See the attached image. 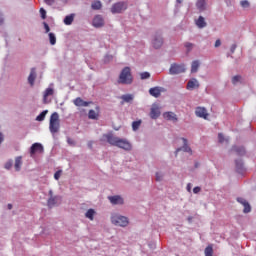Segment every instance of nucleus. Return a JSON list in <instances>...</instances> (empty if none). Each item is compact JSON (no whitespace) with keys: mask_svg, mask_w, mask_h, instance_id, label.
<instances>
[{"mask_svg":"<svg viewBox=\"0 0 256 256\" xmlns=\"http://www.w3.org/2000/svg\"><path fill=\"white\" fill-rule=\"evenodd\" d=\"M103 138L107 140L112 146L121 148L122 150L131 151V144L128 140L121 139L120 137H115L112 134H104Z\"/></svg>","mask_w":256,"mask_h":256,"instance_id":"1","label":"nucleus"},{"mask_svg":"<svg viewBox=\"0 0 256 256\" xmlns=\"http://www.w3.org/2000/svg\"><path fill=\"white\" fill-rule=\"evenodd\" d=\"M118 83L122 85H131L133 83V75H131V69L129 67L122 69L118 77Z\"/></svg>","mask_w":256,"mask_h":256,"instance_id":"2","label":"nucleus"},{"mask_svg":"<svg viewBox=\"0 0 256 256\" xmlns=\"http://www.w3.org/2000/svg\"><path fill=\"white\" fill-rule=\"evenodd\" d=\"M50 133L55 134L59 132L60 123H59V114L58 112H53L50 117Z\"/></svg>","mask_w":256,"mask_h":256,"instance_id":"3","label":"nucleus"},{"mask_svg":"<svg viewBox=\"0 0 256 256\" xmlns=\"http://www.w3.org/2000/svg\"><path fill=\"white\" fill-rule=\"evenodd\" d=\"M111 222L113 225L118 227H127L129 224L128 218L121 216L120 214H113L111 217Z\"/></svg>","mask_w":256,"mask_h":256,"instance_id":"4","label":"nucleus"},{"mask_svg":"<svg viewBox=\"0 0 256 256\" xmlns=\"http://www.w3.org/2000/svg\"><path fill=\"white\" fill-rule=\"evenodd\" d=\"M48 195H50V198L47 200V206L48 208H53L61 203V197L60 196H54L53 190H50L48 192Z\"/></svg>","mask_w":256,"mask_h":256,"instance_id":"5","label":"nucleus"},{"mask_svg":"<svg viewBox=\"0 0 256 256\" xmlns=\"http://www.w3.org/2000/svg\"><path fill=\"white\" fill-rule=\"evenodd\" d=\"M186 71L184 64H172L171 68H169V74L171 75H177L182 74Z\"/></svg>","mask_w":256,"mask_h":256,"instance_id":"6","label":"nucleus"},{"mask_svg":"<svg viewBox=\"0 0 256 256\" xmlns=\"http://www.w3.org/2000/svg\"><path fill=\"white\" fill-rule=\"evenodd\" d=\"M128 8L125 2H117L115 5L112 6L111 12L112 14H120L124 12Z\"/></svg>","mask_w":256,"mask_h":256,"instance_id":"7","label":"nucleus"},{"mask_svg":"<svg viewBox=\"0 0 256 256\" xmlns=\"http://www.w3.org/2000/svg\"><path fill=\"white\" fill-rule=\"evenodd\" d=\"M152 45L154 49H161L163 45V38L160 33H155V35L153 36Z\"/></svg>","mask_w":256,"mask_h":256,"instance_id":"8","label":"nucleus"},{"mask_svg":"<svg viewBox=\"0 0 256 256\" xmlns=\"http://www.w3.org/2000/svg\"><path fill=\"white\" fill-rule=\"evenodd\" d=\"M44 152V146L40 143H34L32 144V147H30V156H34L35 154L43 153Z\"/></svg>","mask_w":256,"mask_h":256,"instance_id":"9","label":"nucleus"},{"mask_svg":"<svg viewBox=\"0 0 256 256\" xmlns=\"http://www.w3.org/2000/svg\"><path fill=\"white\" fill-rule=\"evenodd\" d=\"M195 114L197 117L204 118V119H207L209 116L207 109H205L203 107H197L195 110Z\"/></svg>","mask_w":256,"mask_h":256,"instance_id":"10","label":"nucleus"},{"mask_svg":"<svg viewBox=\"0 0 256 256\" xmlns=\"http://www.w3.org/2000/svg\"><path fill=\"white\" fill-rule=\"evenodd\" d=\"M73 103L76 107H88V105L91 104L92 102H87V101H84L81 97H77L73 101Z\"/></svg>","mask_w":256,"mask_h":256,"instance_id":"11","label":"nucleus"},{"mask_svg":"<svg viewBox=\"0 0 256 256\" xmlns=\"http://www.w3.org/2000/svg\"><path fill=\"white\" fill-rule=\"evenodd\" d=\"M100 116V107H96L95 110H89L88 112V118L92 120H98V117Z\"/></svg>","mask_w":256,"mask_h":256,"instance_id":"12","label":"nucleus"},{"mask_svg":"<svg viewBox=\"0 0 256 256\" xmlns=\"http://www.w3.org/2000/svg\"><path fill=\"white\" fill-rule=\"evenodd\" d=\"M110 200L111 204L113 205H123L124 204V199L120 196H110L108 197Z\"/></svg>","mask_w":256,"mask_h":256,"instance_id":"13","label":"nucleus"},{"mask_svg":"<svg viewBox=\"0 0 256 256\" xmlns=\"http://www.w3.org/2000/svg\"><path fill=\"white\" fill-rule=\"evenodd\" d=\"M103 25H104L103 17L101 15L94 16L93 26L96 28H100V27H103Z\"/></svg>","mask_w":256,"mask_h":256,"instance_id":"14","label":"nucleus"},{"mask_svg":"<svg viewBox=\"0 0 256 256\" xmlns=\"http://www.w3.org/2000/svg\"><path fill=\"white\" fill-rule=\"evenodd\" d=\"M161 115V111L157 105H153L150 111V118L157 119Z\"/></svg>","mask_w":256,"mask_h":256,"instance_id":"15","label":"nucleus"},{"mask_svg":"<svg viewBox=\"0 0 256 256\" xmlns=\"http://www.w3.org/2000/svg\"><path fill=\"white\" fill-rule=\"evenodd\" d=\"M37 74H36V69L32 68V70H30V74L28 76V82L30 86L35 85V80H36Z\"/></svg>","mask_w":256,"mask_h":256,"instance_id":"16","label":"nucleus"},{"mask_svg":"<svg viewBox=\"0 0 256 256\" xmlns=\"http://www.w3.org/2000/svg\"><path fill=\"white\" fill-rule=\"evenodd\" d=\"M195 88H199V82L195 78L187 82V90H193Z\"/></svg>","mask_w":256,"mask_h":256,"instance_id":"17","label":"nucleus"},{"mask_svg":"<svg viewBox=\"0 0 256 256\" xmlns=\"http://www.w3.org/2000/svg\"><path fill=\"white\" fill-rule=\"evenodd\" d=\"M149 94H150V96H153L154 98H158L159 96H161V88H159V87L150 88Z\"/></svg>","mask_w":256,"mask_h":256,"instance_id":"18","label":"nucleus"},{"mask_svg":"<svg viewBox=\"0 0 256 256\" xmlns=\"http://www.w3.org/2000/svg\"><path fill=\"white\" fill-rule=\"evenodd\" d=\"M53 95H54V89L53 88H47L46 90H44L43 103L46 104L47 103V97L53 96Z\"/></svg>","mask_w":256,"mask_h":256,"instance_id":"19","label":"nucleus"},{"mask_svg":"<svg viewBox=\"0 0 256 256\" xmlns=\"http://www.w3.org/2000/svg\"><path fill=\"white\" fill-rule=\"evenodd\" d=\"M163 118L167 121H177V117L173 112H166L163 114Z\"/></svg>","mask_w":256,"mask_h":256,"instance_id":"20","label":"nucleus"},{"mask_svg":"<svg viewBox=\"0 0 256 256\" xmlns=\"http://www.w3.org/2000/svg\"><path fill=\"white\" fill-rule=\"evenodd\" d=\"M196 26L200 29H203L207 27V22H205V19L203 16H199V19L196 20Z\"/></svg>","mask_w":256,"mask_h":256,"instance_id":"21","label":"nucleus"},{"mask_svg":"<svg viewBox=\"0 0 256 256\" xmlns=\"http://www.w3.org/2000/svg\"><path fill=\"white\" fill-rule=\"evenodd\" d=\"M182 140H183V147L178 148L176 152H179L182 150L191 154L192 151H191V148L187 145V140L185 138H182Z\"/></svg>","mask_w":256,"mask_h":256,"instance_id":"22","label":"nucleus"},{"mask_svg":"<svg viewBox=\"0 0 256 256\" xmlns=\"http://www.w3.org/2000/svg\"><path fill=\"white\" fill-rule=\"evenodd\" d=\"M22 157L21 156H18L15 158V171H20L21 170V167H22Z\"/></svg>","mask_w":256,"mask_h":256,"instance_id":"23","label":"nucleus"},{"mask_svg":"<svg viewBox=\"0 0 256 256\" xmlns=\"http://www.w3.org/2000/svg\"><path fill=\"white\" fill-rule=\"evenodd\" d=\"M199 67H200V62L198 60H195L194 62H192L191 73L194 74V73L198 72Z\"/></svg>","mask_w":256,"mask_h":256,"instance_id":"24","label":"nucleus"},{"mask_svg":"<svg viewBox=\"0 0 256 256\" xmlns=\"http://www.w3.org/2000/svg\"><path fill=\"white\" fill-rule=\"evenodd\" d=\"M206 5L207 3L205 2V0H199L196 2V7L200 10V12H203L205 10Z\"/></svg>","mask_w":256,"mask_h":256,"instance_id":"25","label":"nucleus"},{"mask_svg":"<svg viewBox=\"0 0 256 256\" xmlns=\"http://www.w3.org/2000/svg\"><path fill=\"white\" fill-rule=\"evenodd\" d=\"M232 151L236 152L237 155H239V156L245 155V148H244V147H237V146H234V147L232 148Z\"/></svg>","mask_w":256,"mask_h":256,"instance_id":"26","label":"nucleus"},{"mask_svg":"<svg viewBox=\"0 0 256 256\" xmlns=\"http://www.w3.org/2000/svg\"><path fill=\"white\" fill-rule=\"evenodd\" d=\"M95 213H96L95 210L89 209L88 211H86L85 217L88 218L90 221H93L95 217Z\"/></svg>","mask_w":256,"mask_h":256,"instance_id":"27","label":"nucleus"},{"mask_svg":"<svg viewBox=\"0 0 256 256\" xmlns=\"http://www.w3.org/2000/svg\"><path fill=\"white\" fill-rule=\"evenodd\" d=\"M121 99L125 102V103H130L133 101L134 96L132 94H126V95H122Z\"/></svg>","mask_w":256,"mask_h":256,"instance_id":"28","label":"nucleus"},{"mask_svg":"<svg viewBox=\"0 0 256 256\" xmlns=\"http://www.w3.org/2000/svg\"><path fill=\"white\" fill-rule=\"evenodd\" d=\"M73 21H74V15L73 14H71L69 16H66L65 19H64V23L67 26L72 25Z\"/></svg>","mask_w":256,"mask_h":256,"instance_id":"29","label":"nucleus"},{"mask_svg":"<svg viewBox=\"0 0 256 256\" xmlns=\"http://www.w3.org/2000/svg\"><path fill=\"white\" fill-rule=\"evenodd\" d=\"M47 113H49L48 110H44L43 112H41V114H39L37 116L36 121H43V120H45V117H46Z\"/></svg>","mask_w":256,"mask_h":256,"instance_id":"30","label":"nucleus"},{"mask_svg":"<svg viewBox=\"0 0 256 256\" xmlns=\"http://www.w3.org/2000/svg\"><path fill=\"white\" fill-rule=\"evenodd\" d=\"M140 125H142V120L132 122V130L137 131Z\"/></svg>","mask_w":256,"mask_h":256,"instance_id":"31","label":"nucleus"},{"mask_svg":"<svg viewBox=\"0 0 256 256\" xmlns=\"http://www.w3.org/2000/svg\"><path fill=\"white\" fill-rule=\"evenodd\" d=\"M102 8V4L100 1H94L92 3V9L93 10H100Z\"/></svg>","mask_w":256,"mask_h":256,"instance_id":"32","label":"nucleus"},{"mask_svg":"<svg viewBox=\"0 0 256 256\" xmlns=\"http://www.w3.org/2000/svg\"><path fill=\"white\" fill-rule=\"evenodd\" d=\"M236 169L238 172H241L242 169H243V163H242V160L239 159V160H236Z\"/></svg>","mask_w":256,"mask_h":256,"instance_id":"33","label":"nucleus"},{"mask_svg":"<svg viewBox=\"0 0 256 256\" xmlns=\"http://www.w3.org/2000/svg\"><path fill=\"white\" fill-rule=\"evenodd\" d=\"M205 256H213L212 246H208V247L205 248Z\"/></svg>","mask_w":256,"mask_h":256,"instance_id":"34","label":"nucleus"},{"mask_svg":"<svg viewBox=\"0 0 256 256\" xmlns=\"http://www.w3.org/2000/svg\"><path fill=\"white\" fill-rule=\"evenodd\" d=\"M48 37L50 38V44L55 45L56 44V37L54 33L48 34Z\"/></svg>","mask_w":256,"mask_h":256,"instance_id":"35","label":"nucleus"},{"mask_svg":"<svg viewBox=\"0 0 256 256\" xmlns=\"http://www.w3.org/2000/svg\"><path fill=\"white\" fill-rule=\"evenodd\" d=\"M151 77V74H149V72H143V73H140V78L141 80H147Z\"/></svg>","mask_w":256,"mask_h":256,"instance_id":"36","label":"nucleus"},{"mask_svg":"<svg viewBox=\"0 0 256 256\" xmlns=\"http://www.w3.org/2000/svg\"><path fill=\"white\" fill-rule=\"evenodd\" d=\"M243 207H244L243 213H250L251 212V206H250L249 203L243 204Z\"/></svg>","mask_w":256,"mask_h":256,"instance_id":"37","label":"nucleus"},{"mask_svg":"<svg viewBox=\"0 0 256 256\" xmlns=\"http://www.w3.org/2000/svg\"><path fill=\"white\" fill-rule=\"evenodd\" d=\"M241 81V76L240 75H236L232 78V84L236 85L238 82Z\"/></svg>","mask_w":256,"mask_h":256,"instance_id":"38","label":"nucleus"},{"mask_svg":"<svg viewBox=\"0 0 256 256\" xmlns=\"http://www.w3.org/2000/svg\"><path fill=\"white\" fill-rule=\"evenodd\" d=\"M194 44L190 43V42H186L185 43V48L187 49L188 52H190L191 50H193Z\"/></svg>","mask_w":256,"mask_h":256,"instance_id":"39","label":"nucleus"},{"mask_svg":"<svg viewBox=\"0 0 256 256\" xmlns=\"http://www.w3.org/2000/svg\"><path fill=\"white\" fill-rule=\"evenodd\" d=\"M218 140H219V143H224V142L228 143V139H225L223 134L218 135Z\"/></svg>","mask_w":256,"mask_h":256,"instance_id":"40","label":"nucleus"},{"mask_svg":"<svg viewBox=\"0 0 256 256\" xmlns=\"http://www.w3.org/2000/svg\"><path fill=\"white\" fill-rule=\"evenodd\" d=\"M241 7L242 8H249L250 7V3L246 0L241 1Z\"/></svg>","mask_w":256,"mask_h":256,"instance_id":"41","label":"nucleus"},{"mask_svg":"<svg viewBox=\"0 0 256 256\" xmlns=\"http://www.w3.org/2000/svg\"><path fill=\"white\" fill-rule=\"evenodd\" d=\"M237 201H238L239 204H241V205L249 204V202L246 201V199H243V198H237Z\"/></svg>","mask_w":256,"mask_h":256,"instance_id":"42","label":"nucleus"},{"mask_svg":"<svg viewBox=\"0 0 256 256\" xmlns=\"http://www.w3.org/2000/svg\"><path fill=\"white\" fill-rule=\"evenodd\" d=\"M39 13H41L42 19H46V10L44 8L39 9Z\"/></svg>","mask_w":256,"mask_h":256,"instance_id":"43","label":"nucleus"},{"mask_svg":"<svg viewBox=\"0 0 256 256\" xmlns=\"http://www.w3.org/2000/svg\"><path fill=\"white\" fill-rule=\"evenodd\" d=\"M53 177L55 178V180H59L61 177V170L56 171Z\"/></svg>","mask_w":256,"mask_h":256,"instance_id":"44","label":"nucleus"},{"mask_svg":"<svg viewBox=\"0 0 256 256\" xmlns=\"http://www.w3.org/2000/svg\"><path fill=\"white\" fill-rule=\"evenodd\" d=\"M163 175L161 173H157L155 174V180H157L158 182L162 181Z\"/></svg>","mask_w":256,"mask_h":256,"instance_id":"45","label":"nucleus"},{"mask_svg":"<svg viewBox=\"0 0 256 256\" xmlns=\"http://www.w3.org/2000/svg\"><path fill=\"white\" fill-rule=\"evenodd\" d=\"M12 168V162L11 161H9V162H6L5 163V169H11Z\"/></svg>","mask_w":256,"mask_h":256,"instance_id":"46","label":"nucleus"},{"mask_svg":"<svg viewBox=\"0 0 256 256\" xmlns=\"http://www.w3.org/2000/svg\"><path fill=\"white\" fill-rule=\"evenodd\" d=\"M43 25H44V30H46V33H49L50 32L49 24L43 23Z\"/></svg>","mask_w":256,"mask_h":256,"instance_id":"47","label":"nucleus"},{"mask_svg":"<svg viewBox=\"0 0 256 256\" xmlns=\"http://www.w3.org/2000/svg\"><path fill=\"white\" fill-rule=\"evenodd\" d=\"M55 2V0H44V3H46V5H53Z\"/></svg>","mask_w":256,"mask_h":256,"instance_id":"48","label":"nucleus"},{"mask_svg":"<svg viewBox=\"0 0 256 256\" xmlns=\"http://www.w3.org/2000/svg\"><path fill=\"white\" fill-rule=\"evenodd\" d=\"M220 46H221V40L218 39V40L215 41L214 47L218 48Z\"/></svg>","mask_w":256,"mask_h":256,"instance_id":"49","label":"nucleus"},{"mask_svg":"<svg viewBox=\"0 0 256 256\" xmlns=\"http://www.w3.org/2000/svg\"><path fill=\"white\" fill-rule=\"evenodd\" d=\"M4 24V17L2 12H0V26H2Z\"/></svg>","mask_w":256,"mask_h":256,"instance_id":"50","label":"nucleus"},{"mask_svg":"<svg viewBox=\"0 0 256 256\" xmlns=\"http://www.w3.org/2000/svg\"><path fill=\"white\" fill-rule=\"evenodd\" d=\"M236 49H237L236 44H233L232 46H230V52L234 53Z\"/></svg>","mask_w":256,"mask_h":256,"instance_id":"51","label":"nucleus"},{"mask_svg":"<svg viewBox=\"0 0 256 256\" xmlns=\"http://www.w3.org/2000/svg\"><path fill=\"white\" fill-rule=\"evenodd\" d=\"M193 191H194V194H199L201 189L200 187H195Z\"/></svg>","mask_w":256,"mask_h":256,"instance_id":"52","label":"nucleus"},{"mask_svg":"<svg viewBox=\"0 0 256 256\" xmlns=\"http://www.w3.org/2000/svg\"><path fill=\"white\" fill-rule=\"evenodd\" d=\"M191 187H192V185L190 183H188L187 186H186V190L188 192H191Z\"/></svg>","mask_w":256,"mask_h":256,"instance_id":"53","label":"nucleus"},{"mask_svg":"<svg viewBox=\"0 0 256 256\" xmlns=\"http://www.w3.org/2000/svg\"><path fill=\"white\" fill-rule=\"evenodd\" d=\"M3 141H4V136H3L2 132H0V144H2Z\"/></svg>","mask_w":256,"mask_h":256,"instance_id":"54","label":"nucleus"},{"mask_svg":"<svg viewBox=\"0 0 256 256\" xmlns=\"http://www.w3.org/2000/svg\"><path fill=\"white\" fill-rule=\"evenodd\" d=\"M67 143H69L70 145H74V141L71 138L67 139Z\"/></svg>","mask_w":256,"mask_h":256,"instance_id":"55","label":"nucleus"},{"mask_svg":"<svg viewBox=\"0 0 256 256\" xmlns=\"http://www.w3.org/2000/svg\"><path fill=\"white\" fill-rule=\"evenodd\" d=\"M13 208V206H12V204H8V209H12Z\"/></svg>","mask_w":256,"mask_h":256,"instance_id":"56","label":"nucleus"},{"mask_svg":"<svg viewBox=\"0 0 256 256\" xmlns=\"http://www.w3.org/2000/svg\"><path fill=\"white\" fill-rule=\"evenodd\" d=\"M177 2H178L179 4H181V3H182V0H177Z\"/></svg>","mask_w":256,"mask_h":256,"instance_id":"57","label":"nucleus"},{"mask_svg":"<svg viewBox=\"0 0 256 256\" xmlns=\"http://www.w3.org/2000/svg\"><path fill=\"white\" fill-rule=\"evenodd\" d=\"M89 147H91V144H88Z\"/></svg>","mask_w":256,"mask_h":256,"instance_id":"58","label":"nucleus"}]
</instances>
